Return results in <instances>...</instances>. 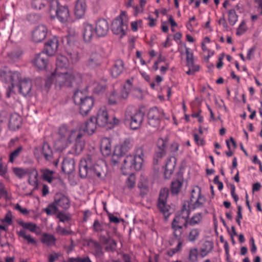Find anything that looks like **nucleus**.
Listing matches in <instances>:
<instances>
[{
  "label": "nucleus",
  "instance_id": "obj_41",
  "mask_svg": "<svg viewBox=\"0 0 262 262\" xmlns=\"http://www.w3.org/2000/svg\"><path fill=\"white\" fill-rule=\"evenodd\" d=\"M18 224L24 229H28L32 232H36L37 229H38L37 225L34 223H27L21 221L18 222Z\"/></svg>",
  "mask_w": 262,
  "mask_h": 262
},
{
  "label": "nucleus",
  "instance_id": "obj_31",
  "mask_svg": "<svg viewBox=\"0 0 262 262\" xmlns=\"http://www.w3.org/2000/svg\"><path fill=\"white\" fill-rule=\"evenodd\" d=\"M97 123L94 120V117H91L88 120L83 127V131L86 132L88 134H93L96 128Z\"/></svg>",
  "mask_w": 262,
  "mask_h": 262
},
{
  "label": "nucleus",
  "instance_id": "obj_40",
  "mask_svg": "<svg viewBox=\"0 0 262 262\" xmlns=\"http://www.w3.org/2000/svg\"><path fill=\"white\" fill-rule=\"evenodd\" d=\"M120 24V26L116 30V34L120 35V38H121L126 35L128 29V25L126 23H123L122 20H121Z\"/></svg>",
  "mask_w": 262,
  "mask_h": 262
},
{
  "label": "nucleus",
  "instance_id": "obj_42",
  "mask_svg": "<svg viewBox=\"0 0 262 262\" xmlns=\"http://www.w3.org/2000/svg\"><path fill=\"white\" fill-rule=\"evenodd\" d=\"M17 234L19 236L23 237L26 241H27V242L28 244H31L33 245L36 244V241L32 237V236L30 235H27L26 232L24 229H21L20 231H18Z\"/></svg>",
  "mask_w": 262,
  "mask_h": 262
},
{
  "label": "nucleus",
  "instance_id": "obj_35",
  "mask_svg": "<svg viewBox=\"0 0 262 262\" xmlns=\"http://www.w3.org/2000/svg\"><path fill=\"white\" fill-rule=\"evenodd\" d=\"M55 11L56 16H68L69 15V10L68 7L66 5H60L58 2L57 3V8Z\"/></svg>",
  "mask_w": 262,
  "mask_h": 262
},
{
  "label": "nucleus",
  "instance_id": "obj_18",
  "mask_svg": "<svg viewBox=\"0 0 262 262\" xmlns=\"http://www.w3.org/2000/svg\"><path fill=\"white\" fill-rule=\"evenodd\" d=\"M83 38L85 42L90 43L95 37V29L93 26L89 23H85L83 25L82 30Z\"/></svg>",
  "mask_w": 262,
  "mask_h": 262
},
{
  "label": "nucleus",
  "instance_id": "obj_2",
  "mask_svg": "<svg viewBox=\"0 0 262 262\" xmlns=\"http://www.w3.org/2000/svg\"><path fill=\"white\" fill-rule=\"evenodd\" d=\"M52 78L56 89H60L62 86H72L78 84L81 81V75L75 71H55L52 73Z\"/></svg>",
  "mask_w": 262,
  "mask_h": 262
},
{
  "label": "nucleus",
  "instance_id": "obj_32",
  "mask_svg": "<svg viewBox=\"0 0 262 262\" xmlns=\"http://www.w3.org/2000/svg\"><path fill=\"white\" fill-rule=\"evenodd\" d=\"M107 237L105 236H100V242L104 244H115V241L114 239V236L115 234V229L113 228L109 230H107Z\"/></svg>",
  "mask_w": 262,
  "mask_h": 262
},
{
  "label": "nucleus",
  "instance_id": "obj_30",
  "mask_svg": "<svg viewBox=\"0 0 262 262\" xmlns=\"http://www.w3.org/2000/svg\"><path fill=\"white\" fill-rule=\"evenodd\" d=\"M203 221V214L202 213L198 212L194 213L191 217H188V226L194 227L201 224Z\"/></svg>",
  "mask_w": 262,
  "mask_h": 262
},
{
  "label": "nucleus",
  "instance_id": "obj_49",
  "mask_svg": "<svg viewBox=\"0 0 262 262\" xmlns=\"http://www.w3.org/2000/svg\"><path fill=\"white\" fill-rule=\"evenodd\" d=\"M129 176L126 182V187L129 189H132L135 186L136 178L133 173L128 174Z\"/></svg>",
  "mask_w": 262,
  "mask_h": 262
},
{
  "label": "nucleus",
  "instance_id": "obj_37",
  "mask_svg": "<svg viewBox=\"0 0 262 262\" xmlns=\"http://www.w3.org/2000/svg\"><path fill=\"white\" fill-rule=\"evenodd\" d=\"M76 33L74 31H69L68 34L62 38L63 43H66L69 46H71L75 40Z\"/></svg>",
  "mask_w": 262,
  "mask_h": 262
},
{
  "label": "nucleus",
  "instance_id": "obj_36",
  "mask_svg": "<svg viewBox=\"0 0 262 262\" xmlns=\"http://www.w3.org/2000/svg\"><path fill=\"white\" fill-rule=\"evenodd\" d=\"M132 87V83L130 80H127L123 86V90L121 91V94L118 96L121 99H126L131 90Z\"/></svg>",
  "mask_w": 262,
  "mask_h": 262
},
{
  "label": "nucleus",
  "instance_id": "obj_23",
  "mask_svg": "<svg viewBox=\"0 0 262 262\" xmlns=\"http://www.w3.org/2000/svg\"><path fill=\"white\" fill-rule=\"evenodd\" d=\"M176 164V159L174 157H170L165 165L164 176L165 179H169L173 173Z\"/></svg>",
  "mask_w": 262,
  "mask_h": 262
},
{
  "label": "nucleus",
  "instance_id": "obj_46",
  "mask_svg": "<svg viewBox=\"0 0 262 262\" xmlns=\"http://www.w3.org/2000/svg\"><path fill=\"white\" fill-rule=\"evenodd\" d=\"M198 250L196 248L190 249L188 254V260L190 262H196L198 258Z\"/></svg>",
  "mask_w": 262,
  "mask_h": 262
},
{
  "label": "nucleus",
  "instance_id": "obj_19",
  "mask_svg": "<svg viewBox=\"0 0 262 262\" xmlns=\"http://www.w3.org/2000/svg\"><path fill=\"white\" fill-rule=\"evenodd\" d=\"M12 171L15 175L18 177L19 179H23L25 176L27 174H30V173H34V177L35 179L34 184L37 185V177L38 176L37 172L36 170L34 169H30V168H23L19 167H13L12 168Z\"/></svg>",
  "mask_w": 262,
  "mask_h": 262
},
{
  "label": "nucleus",
  "instance_id": "obj_3",
  "mask_svg": "<svg viewBox=\"0 0 262 262\" xmlns=\"http://www.w3.org/2000/svg\"><path fill=\"white\" fill-rule=\"evenodd\" d=\"M190 210L186 204H184L181 213L175 216L171 223V228L173 235L176 239L180 240L182 238L183 233V227L188 226L187 218L189 216Z\"/></svg>",
  "mask_w": 262,
  "mask_h": 262
},
{
  "label": "nucleus",
  "instance_id": "obj_54",
  "mask_svg": "<svg viewBox=\"0 0 262 262\" xmlns=\"http://www.w3.org/2000/svg\"><path fill=\"white\" fill-rule=\"evenodd\" d=\"M168 139L167 138H159L157 141L158 149H167Z\"/></svg>",
  "mask_w": 262,
  "mask_h": 262
},
{
  "label": "nucleus",
  "instance_id": "obj_44",
  "mask_svg": "<svg viewBox=\"0 0 262 262\" xmlns=\"http://www.w3.org/2000/svg\"><path fill=\"white\" fill-rule=\"evenodd\" d=\"M178 243L176 247H175L174 248L169 249L167 251L166 254L169 257H172L176 253L179 252L181 251L182 248V245H183L182 241L181 240V239L180 240H178Z\"/></svg>",
  "mask_w": 262,
  "mask_h": 262
},
{
  "label": "nucleus",
  "instance_id": "obj_5",
  "mask_svg": "<svg viewBox=\"0 0 262 262\" xmlns=\"http://www.w3.org/2000/svg\"><path fill=\"white\" fill-rule=\"evenodd\" d=\"M73 100L75 103L79 106L80 113L83 116L88 115L94 105V99L80 90L74 93Z\"/></svg>",
  "mask_w": 262,
  "mask_h": 262
},
{
  "label": "nucleus",
  "instance_id": "obj_8",
  "mask_svg": "<svg viewBox=\"0 0 262 262\" xmlns=\"http://www.w3.org/2000/svg\"><path fill=\"white\" fill-rule=\"evenodd\" d=\"M164 115L163 110H159L157 107L150 108L147 114L149 125L153 127H158Z\"/></svg>",
  "mask_w": 262,
  "mask_h": 262
},
{
  "label": "nucleus",
  "instance_id": "obj_12",
  "mask_svg": "<svg viewBox=\"0 0 262 262\" xmlns=\"http://www.w3.org/2000/svg\"><path fill=\"white\" fill-rule=\"evenodd\" d=\"M95 33L97 37L105 36L108 30V24L107 20L103 18L99 19L96 23Z\"/></svg>",
  "mask_w": 262,
  "mask_h": 262
},
{
  "label": "nucleus",
  "instance_id": "obj_26",
  "mask_svg": "<svg viewBox=\"0 0 262 262\" xmlns=\"http://www.w3.org/2000/svg\"><path fill=\"white\" fill-rule=\"evenodd\" d=\"M201 232V230L199 228L192 227L190 228L186 234L187 240L190 243H195L199 239Z\"/></svg>",
  "mask_w": 262,
  "mask_h": 262
},
{
  "label": "nucleus",
  "instance_id": "obj_63",
  "mask_svg": "<svg viewBox=\"0 0 262 262\" xmlns=\"http://www.w3.org/2000/svg\"><path fill=\"white\" fill-rule=\"evenodd\" d=\"M60 256V254L57 252H53L49 255V262H55Z\"/></svg>",
  "mask_w": 262,
  "mask_h": 262
},
{
  "label": "nucleus",
  "instance_id": "obj_60",
  "mask_svg": "<svg viewBox=\"0 0 262 262\" xmlns=\"http://www.w3.org/2000/svg\"><path fill=\"white\" fill-rule=\"evenodd\" d=\"M242 207L241 206L237 207V215L236 217V222L238 226L241 225V220L243 219V215L242 213Z\"/></svg>",
  "mask_w": 262,
  "mask_h": 262
},
{
  "label": "nucleus",
  "instance_id": "obj_64",
  "mask_svg": "<svg viewBox=\"0 0 262 262\" xmlns=\"http://www.w3.org/2000/svg\"><path fill=\"white\" fill-rule=\"evenodd\" d=\"M69 17H57L58 20L63 25V26L69 27L72 23V21L68 19Z\"/></svg>",
  "mask_w": 262,
  "mask_h": 262
},
{
  "label": "nucleus",
  "instance_id": "obj_6",
  "mask_svg": "<svg viewBox=\"0 0 262 262\" xmlns=\"http://www.w3.org/2000/svg\"><path fill=\"white\" fill-rule=\"evenodd\" d=\"M144 119V114L140 111L133 107H128L125 113V122H128L132 129L138 128Z\"/></svg>",
  "mask_w": 262,
  "mask_h": 262
},
{
  "label": "nucleus",
  "instance_id": "obj_28",
  "mask_svg": "<svg viewBox=\"0 0 262 262\" xmlns=\"http://www.w3.org/2000/svg\"><path fill=\"white\" fill-rule=\"evenodd\" d=\"M134 141L131 138L125 139L120 144L119 150L120 155L122 156L128 152L133 146Z\"/></svg>",
  "mask_w": 262,
  "mask_h": 262
},
{
  "label": "nucleus",
  "instance_id": "obj_45",
  "mask_svg": "<svg viewBox=\"0 0 262 262\" xmlns=\"http://www.w3.org/2000/svg\"><path fill=\"white\" fill-rule=\"evenodd\" d=\"M182 185V182L179 180H176L172 182L171 185V191L173 194H177L181 190Z\"/></svg>",
  "mask_w": 262,
  "mask_h": 262
},
{
  "label": "nucleus",
  "instance_id": "obj_11",
  "mask_svg": "<svg viewBox=\"0 0 262 262\" xmlns=\"http://www.w3.org/2000/svg\"><path fill=\"white\" fill-rule=\"evenodd\" d=\"M134 159L132 155L128 156L124 159L121 166V171L123 174L126 175L132 173L134 170L137 171L140 170L136 168L135 162Z\"/></svg>",
  "mask_w": 262,
  "mask_h": 262
},
{
  "label": "nucleus",
  "instance_id": "obj_58",
  "mask_svg": "<svg viewBox=\"0 0 262 262\" xmlns=\"http://www.w3.org/2000/svg\"><path fill=\"white\" fill-rule=\"evenodd\" d=\"M193 136L195 143L198 146H203L205 145V142L203 138H200L198 134L195 133L193 134Z\"/></svg>",
  "mask_w": 262,
  "mask_h": 262
},
{
  "label": "nucleus",
  "instance_id": "obj_50",
  "mask_svg": "<svg viewBox=\"0 0 262 262\" xmlns=\"http://www.w3.org/2000/svg\"><path fill=\"white\" fill-rule=\"evenodd\" d=\"M7 172V166L3 164L2 158H0V176L4 179H8L9 176Z\"/></svg>",
  "mask_w": 262,
  "mask_h": 262
},
{
  "label": "nucleus",
  "instance_id": "obj_48",
  "mask_svg": "<svg viewBox=\"0 0 262 262\" xmlns=\"http://www.w3.org/2000/svg\"><path fill=\"white\" fill-rule=\"evenodd\" d=\"M68 54L71 58L73 62H76L80 59L79 53L77 50H68Z\"/></svg>",
  "mask_w": 262,
  "mask_h": 262
},
{
  "label": "nucleus",
  "instance_id": "obj_16",
  "mask_svg": "<svg viewBox=\"0 0 262 262\" xmlns=\"http://www.w3.org/2000/svg\"><path fill=\"white\" fill-rule=\"evenodd\" d=\"M101 62V55L96 51H92L85 64L90 68L95 69L100 66Z\"/></svg>",
  "mask_w": 262,
  "mask_h": 262
},
{
  "label": "nucleus",
  "instance_id": "obj_61",
  "mask_svg": "<svg viewBox=\"0 0 262 262\" xmlns=\"http://www.w3.org/2000/svg\"><path fill=\"white\" fill-rule=\"evenodd\" d=\"M179 145L177 142H173L170 146V147H167L166 150H167L169 152L171 153H174L177 151L179 149Z\"/></svg>",
  "mask_w": 262,
  "mask_h": 262
},
{
  "label": "nucleus",
  "instance_id": "obj_1",
  "mask_svg": "<svg viewBox=\"0 0 262 262\" xmlns=\"http://www.w3.org/2000/svg\"><path fill=\"white\" fill-rule=\"evenodd\" d=\"M59 141L62 144V147H65L74 141H75V153L79 155L83 149L85 143L82 139L83 134L80 130L68 129V127L63 125L58 129Z\"/></svg>",
  "mask_w": 262,
  "mask_h": 262
},
{
  "label": "nucleus",
  "instance_id": "obj_43",
  "mask_svg": "<svg viewBox=\"0 0 262 262\" xmlns=\"http://www.w3.org/2000/svg\"><path fill=\"white\" fill-rule=\"evenodd\" d=\"M8 75L9 77L11 76V86L12 88H14L16 86L17 84L15 83L19 82L21 80H20V74L19 72L17 71H11V73L9 74Z\"/></svg>",
  "mask_w": 262,
  "mask_h": 262
},
{
  "label": "nucleus",
  "instance_id": "obj_34",
  "mask_svg": "<svg viewBox=\"0 0 262 262\" xmlns=\"http://www.w3.org/2000/svg\"><path fill=\"white\" fill-rule=\"evenodd\" d=\"M40 172L42 174V179L49 183H51L54 179V174L55 171L49 169H41Z\"/></svg>",
  "mask_w": 262,
  "mask_h": 262
},
{
  "label": "nucleus",
  "instance_id": "obj_21",
  "mask_svg": "<svg viewBox=\"0 0 262 262\" xmlns=\"http://www.w3.org/2000/svg\"><path fill=\"white\" fill-rule=\"evenodd\" d=\"M19 90V92L24 96L29 94L32 88V82L30 79L21 80L18 85H16Z\"/></svg>",
  "mask_w": 262,
  "mask_h": 262
},
{
  "label": "nucleus",
  "instance_id": "obj_13",
  "mask_svg": "<svg viewBox=\"0 0 262 262\" xmlns=\"http://www.w3.org/2000/svg\"><path fill=\"white\" fill-rule=\"evenodd\" d=\"M32 62L38 69H45L48 63V55L43 52L37 54L35 55Z\"/></svg>",
  "mask_w": 262,
  "mask_h": 262
},
{
  "label": "nucleus",
  "instance_id": "obj_38",
  "mask_svg": "<svg viewBox=\"0 0 262 262\" xmlns=\"http://www.w3.org/2000/svg\"><path fill=\"white\" fill-rule=\"evenodd\" d=\"M213 244L210 242H205L201 249L200 255L202 257L207 256L212 250Z\"/></svg>",
  "mask_w": 262,
  "mask_h": 262
},
{
  "label": "nucleus",
  "instance_id": "obj_47",
  "mask_svg": "<svg viewBox=\"0 0 262 262\" xmlns=\"http://www.w3.org/2000/svg\"><path fill=\"white\" fill-rule=\"evenodd\" d=\"M44 211L48 215H52L56 213L58 210V208L55 204L54 202L50 204L48 206L43 209Z\"/></svg>",
  "mask_w": 262,
  "mask_h": 262
},
{
  "label": "nucleus",
  "instance_id": "obj_56",
  "mask_svg": "<svg viewBox=\"0 0 262 262\" xmlns=\"http://www.w3.org/2000/svg\"><path fill=\"white\" fill-rule=\"evenodd\" d=\"M185 53L186 55V63H192V61L193 60V53L191 52V49L186 46H185Z\"/></svg>",
  "mask_w": 262,
  "mask_h": 262
},
{
  "label": "nucleus",
  "instance_id": "obj_29",
  "mask_svg": "<svg viewBox=\"0 0 262 262\" xmlns=\"http://www.w3.org/2000/svg\"><path fill=\"white\" fill-rule=\"evenodd\" d=\"M40 152L46 160L51 161L52 160L53 154L48 143L46 142L43 143L40 149Z\"/></svg>",
  "mask_w": 262,
  "mask_h": 262
},
{
  "label": "nucleus",
  "instance_id": "obj_62",
  "mask_svg": "<svg viewBox=\"0 0 262 262\" xmlns=\"http://www.w3.org/2000/svg\"><path fill=\"white\" fill-rule=\"evenodd\" d=\"M166 153V149H158V150L156 151L155 154V159H161L163 157H164Z\"/></svg>",
  "mask_w": 262,
  "mask_h": 262
},
{
  "label": "nucleus",
  "instance_id": "obj_24",
  "mask_svg": "<svg viewBox=\"0 0 262 262\" xmlns=\"http://www.w3.org/2000/svg\"><path fill=\"white\" fill-rule=\"evenodd\" d=\"M56 66L55 71H56V72H58V71H67L69 66V60L66 56L59 55L56 58Z\"/></svg>",
  "mask_w": 262,
  "mask_h": 262
},
{
  "label": "nucleus",
  "instance_id": "obj_33",
  "mask_svg": "<svg viewBox=\"0 0 262 262\" xmlns=\"http://www.w3.org/2000/svg\"><path fill=\"white\" fill-rule=\"evenodd\" d=\"M56 239L55 236L51 234L44 233L41 237V242L48 246H52L55 245Z\"/></svg>",
  "mask_w": 262,
  "mask_h": 262
},
{
  "label": "nucleus",
  "instance_id": "obj_4",
  "mask_svg": "<svg viewBox=\"0 0 262 262\" xmlns=\"http://www.w3.org/2000/svg\"><path fill=\"white\" fill-rule=\"evenodd\" d=\"M101 168L96 163L94 157L91 155H87L82 158L79 163V171L81 178H85L87 176L94 175L100 177L101 175Z\"/></svg>",
  "mask_w": 262,
  "mask_h": 262
},
{
  "label": "nucleus",
  "instance_id": "obj_20",
  "mask_svg": "<svg viewBox=\"0 0 262 262\" xmlns=\"http://www.w3.org/2000/svg\"><path fill=\"white\" fill-rule=\"evenodd\" d=\"M58 47V41L56 37H54L47 42L45 46L46 54L48 56L53 55L56 52Z\"/></svg>",
  "mask_w": 262,
  "mask_h": 262
},
{
  "label": "nucleus",
  "instance_id": "obj_52",
  "mask_svg": "<svg viewBox=\"0 0 262 262\" xmlns=\"http://www.w3.org/2000/svg\"><path fill=\"white\" fill-rule=\"evenodd\" d=\"M124 71L123 61L120 59L116 60V74L117 75H120Z\"/></svg>",
  "mask_w": 262,
  "mask_h": 262
},
{
  "label": "nucleus",
  "instance_id": "obj_53",
  "mask_svg": "<svg viewBox=\"0 0 262 262\" xmlns=\"http://www.w3.org/2000/svg\"><path fill=\"white\" fill-rule=\"evenodd\" d=\"M9 73H11V71H2L0 74L2 80L5 81L6 83H11V77L8 76Z\"/></svg>",
  "mask_w": 262,
  "mask_h": 262
},
{
  "label": "nucleus",
  "instance_id": "obj_22",
  "mask_svg": "<svg viewBox=\"0 0 262 262\" xmlns=\"http://www.w3.org/2000/svg\"><path fill=\"white\" fill-rule=\"evenodd\" d=\"M101 151L103 155L105 157H108L113 154L115 155V150L112 151L111 142L110 139L104 138L101 141Z\"/></svg>",
  "mask_w": 262,
  "mask_h": 262
},
{
  "label": "nucleus",
  "instance_id": "obj_59",
  "mask_svg": "<svg viewBox=\"0 0 262 262\" xmlns=\"http://www.w3.org/2000/svg\"><path fill=\"white\" fill-rule=\"evenodd\" d=\"M93 229L94 231L99 232L103 230L102 224L97 220H95L93 225Z\"/></svg>",
  "mask_w": 262,
  "mask_h": 262
},
{
  "label": "nucleus",
  "instance_id": "obj_7",
  "mask_svg": "<svg viewBox=\"0 0 262 262\" xmlns=\"http://www.w3.org/2000/svg\"><path fill=\"white\" fill-rule=\"evenodd\" d=\"M168 191L166 189L161 190L158 202V207L160 211L163 213L165 219H167L171 214L170 207L167 204V199Z\"/></svg>",
  "mask_w": 262,
  "mask_h": 262
},
{
  "label": "nucleus",
  "instance_id": "obj_25",
  "mask_svg": "<svg viewBox=\"0 0 262 262\" xmlns=\"http://www.w3.org/2000/svg\"><path fill=\"white\" fill-rule=\"evenodd\" d=\"M75 162L73 158H64L62 164V170L66 174L71 173L75 169Z\"/></svg>",
  "mask_w": 262,
  "mask_h": 262
},
{
  "label": "nucleus",
  "instance_id": "obj_57",
  "mask_svg": "<svg viewBox=\"0 0 262 262\" xmlns=\"http://www.w3.org/2000/svg\"><path fill=\"white\" fill-rule=\"evenodd\" d=\"M8 55L12 61H15L19 58L21 55V52L19 51H13L9 53Z\"/></svg>",
  "mask_w": 262,
  "mask_h": 262
},
{
  "label": "nucleus",
  "instance_id": "obj_17",
  "mask_svg": "<svg viewBox=\"0 0 262 262\" xmlns=\"http://www.w3.org/2000/svg\"><path fill=\"white\" fill-rule=\"evenodd\" d=\"M145 157L144 148L142 146L136 147L133 158L135 162V167L137 169H141Z\"/></svg>",
  "mask_w": 262,
  "mask_h": 262
},
{
  "label": "nucleus",
  "instance_id": "obj_51",
  "mask_svg": "<svg viewBox=\"0 0 262 262\" xmlns=\"http://www.w3.org/2000/svg\"><path fill=\"white\" fill-rule=\"evenodd\" d=\"M56 232L61 236H67L73 233L72 230L66 229L62 227L59 225L56 227Z\"/></svg>",
  "mask_w": 262,
  "mask_h": 262
},
{
  "label": "nucleus",
  "instance_id": "obj_27",
  "mask_svg": "<svg viewBox=\"0 0 262 262\" xmlns=\"http://www.w3.org/2000/svg\"><path fill=\"white\" fill-rule=\"evenodd\" d=\"M86 10L85 0H77L74 7L76 16H83Z\"/></svg>",
  "mask_w": 262,
  "mask_h": 262
},
{
  "label": "nucleus",
  "instance_id": "obj_55",
  "mask_svg": "<svg viewBox=\"0 0 262 262\" xmlns=\"http://www.w3.org/2000/svg\"><path fill=\"white\" fill-rule=\"evenodd\" d=\"M198 25L195 17H191L189 21L186 24V27L190 32L193 31V29Z\"/></svg>",
  "mask_w": 262,
  "mask_h": 262
},
{
  "label": "nucleus",
  "instance_id": "obj_10",
  "mask_svg": "<svg viewBox=\"0 0 262 262\" xmlns=\"http://www.w3.org/2000/svg\"><path fill=\"white\" fill-rule=\"evenodd\" d=\"M97 124L101 127H105L111 123L108 113L105 106L101 107L98 111L96 118L94 117Z\"/></svg>",
  "mask_w": 262,
  "mask_h": 262
},
{
  "label": "nucleus",
  "instance_id": "obj_14",
  "mask_svg": "<svg viewBox=\"0 0 262 262\" xmlns=\"http://www.w3.org/2000/svg\"><path fill=\"white\" fill-rule=\"evenodd\" d=\"M47 28L44 25H39L32 32V38L35 42H40L46 37Z\"/></svg>",
  "mask_w": 262,
  "mask_h": 262
},
{
  "label": "nucleus",
  "instance_id": "obj_39",
  "mask_svg": "<svg viewBox=\"0 0 262 262\" xmlns=\"http://www.w3.org/2000/svg\"><path fill=\"white\" fill-rule=\"evenodd\" d=\"M23 150V147L22 146H19L15 150L12 151L9 155L8 162L11 163H13L14 161L19 156Z\"/></svg>",
  "mask_w": 262,
  "mask_h": 262
},
{
  "label": "nucleus",
  "instance_id": "obj_15",
  "mask_svg": "<svg viewBox=\"0 0 262 262\" xmlns=\"http://www.w3.org/2000/svg\"><path fill=\"white\" fill-rule=\"evenodd\" d=\"M54 202L57 207L63 209H67L70 207V200L67 196L62 193H56L54 197Z\"/></svg>",
  "mask_w": 262,
  "mask_h": 262
},
{
  "label": "nucleus",
  "instance_id": "obj_9",
  "mask_svg": "<svg viewBox=\"0 0 262 262\" xmlns=\"http://www.w3.org/2000/svg\"><path fill=\"white\" fill-rule=\"evenodd\" d=\"M205 202V198L201 194V188L194 187L191 191L190 205L193 209H196L202 207Z\"/></svg>",
  "mask_w": 262,
  "mask_h": 262
}]
</instances>
